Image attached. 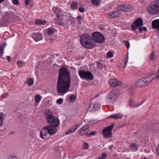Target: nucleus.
<instances>
[{
    "instance_id": "nucleus-20",
    "label": "nucleus",
    "mask_w": 159,
    "mask_h": 159,
    "mask_svg": "<svg viewBox=\"0 0 159 159\" xmlns=\"http://www.w3.org/2000/svg\"><path fill=\"white\" fill-rule=\"evenodd\" d=\"M5 17L6 19L7 20H9L10 19L11 20L13 19V18H14L15 16L13 13L12 12H6Z\"/></svg>"
},
{
    "instance_id": "nucleus-3",
    "label": "nucleus",
    "mask_w": 159,
    "mask_h": 159,
    "mask_svg": "<svg viewBox=\"0 0 159 159\" xmlns=\"http://www.w3.org/2000/svg\"><path fill=\"white\" fill-rule=\"evenodd\" d=\"M80 42L85 48L91 49L95 45L94 42L92 40V35L87 33L83 34L80 37Z\"/></svg>"
},
{
    "instance_id": "nucleus-6",
    "label": "nucleus",
    "mask_w": 159,
    "mask_h": 159,
    "mask_svg": "<svg viewBox=\"0 0 159 159\" xmlns=\"http://www.w3.org/2000/svg\"><path fill=\"white\" fill-rule=\"evenodd\" d=\"M147 11L150 14L156 15L159 12V1L148 5Z\"/></svg>"
},
{
    "instance_id": "nucleus-57",
    "label": "nucleus",
    "mask_w": 159,
    "mask_h": 159,
    "mask_svg": "<svg viewBox=\"0 0 159 159\" xmlns=\"http://www.w3.org/2000/svg\"><path fill=\"white\" fill-rule=\"evenodd\" d=\"M57 102L58 104H60V98L57 100Z\"/></svg>"
},
{
    "instance_id": "nucleus-49",
    "label": "nucleus",
    "mask_w": 159,
    "mask_h": 159,
    "mask_svg": "<svg viewBox=\"0 0 159 159\" xmlns=\"http://www.w3.org/2000/svg\"><path fill=\"white\" fill-rule=\"evenodd\" d=\"M156 150L157 152V153L158 156H159V145H158L156 148Z\"/></svg>"
},
{
    "instance_id": "nucleus-38",
    "label": "nucleus",
    "mask_w": 159,
    "mask_h": 159,
    "mask_svg": "<svg viewBox=\"0 0 159 159\" xmlns=\"http://www.w3.org/2000/svg\"><path fill=\"white\" fill-rule=\"evenodd\" d=\"M77 19L79 23L80 24L82 20V16H79L77 18Z\"/></svg>"
},
{
    "instance_id": "nucleus-58",
    "label": "nucleus",
    "mask_w": 159,
    "mask_h": 159,
    "mask_svg": "<svg viewBox=\"0 0 159 159\" xmlns=\"http://www.w3.org/2000/svg\"><path fill=\"white\" fill-rule=\"evenodd\" d=\"M63 102V99L60 98V104L62 103Z\"/></svg>"
},
{
    "instance_id": "nucleus-26",
    "label": "nucleus",
    "mask_w": 159,
    "mask_h": 159,
    "mask_svg": "<svg viewBox=\"0 0 159 159\" xmlns=\"http://www.w3.org/2000/svg\"><path fill=\"white\" fill-rule=\"evenodd\" d=\"M41 96L39 94H37L35 97L34 99L36 102L38 103L41 100Z\"/></svg>"
},
{
    "instance_id": "nucleus-39",
    "label": "nucleus",
    "mask_w": 159,
    "mask_h": 159,
    "mask_svg": "<svg viewBox=\"0 0 159 159\" xmlns=\"http://www.w3.org/2000/svg\"><path fill=\"white\" fill-rule=\"evenodd\" d=\"M129 147L130 148H132L134 149H135L136 148V145L135 143L131 144Z\"/></svg>"
},
{
    "instance_id": "nucleus-22",
    "label": "nucleus",
    "mask_w": 159,
    "mask_h": 159,
    "mask_svg": "<svg viewBox=\"0 0 159 159\" xmlns=\"http://www.w3.org/2000/svg\"><path fill=\"white\" fill-rule=\"evenodd\" d=\"M52 10L56 16L57 18L59 19L60 17V9L59 8L54 7L52 8Z\"/></svg>"
},
{
    "instance_id": "nucleus-31",
    "label": "nucleus",
    "mask_w": 159,
    "mask_h": 159,
    "mask_svg": "<svg viewBox=\"0 0 159 159\" xmlns=\"http://www.w3.org/2000/svg\"><path fill=\"white\" fill-rule=\"evenodd\" d=\"M67 19V23H68L71 24L74 20V18L71 16H69Z\"/></svg>"
},
{
    "instance_id": "nucleus-33",
    "label": "nucleus",
    "mask_w": 159,
    "mask_h": 159,
    "mask_svg": "<svg viewBox=\"0 0 159 159\" xmlns=\"http://www.w3.org/2000/svg\"><path fill=\"white\" fill-rule=\"evenodd\" d=\"M17 63L20 67H22L24 66L25 63L23 61H19L17 62Z\"/></svg>"
},
{
    "instance_id": "nucleus-53",
    "label": "nucleus",
    "mask_w": 159,
    "mask_h": 159,
    "mask_svg": "<svg viewBox=\"0 0 159 159\" xmlns=\"http://www.w3.org/2000/svg\"><path fill=\"white\" fill-rule=\"evenodd\" d=\"M7 60L9 61V62H11V58L9 56H7Z\"/></svg>"
},
{
    "instance_id": "nucleus-63",
    "label": "nucleus",
    "mask_w": 159,
    "mask_h": 159,
    "mask_svg": "<svg viewBox=\"0 0 159 159\" xmlns=\"http://www.w3.org/2000/svg\"><path fill=\"white\" fill-rule=\"evenodd\" d=\"M4 0H0V3H2Z\"/></svg>"
},
{
    "instance_id": "nucleus-4",
    "label": "nucleus",
    "mask_w": 159,
    "mask_h": 159,
    "mask_svg": "<svg viewBox=\"0 0 159 159\" xmlns=\"http://www.w3.org/2000/svg\"><path fill=\"white\" fill-rule=\"evenodd\" d=\"M57 32V30L52 28L46 29L44 32L45 40L49 42H53L57 39V36L55 33Z\"/></svg>"
},
{
    "instance_id": "nucleus-40",
    "label": "nucleus",
    "mask_w": 159,
    "mask_h": 159,
    "mask_svg": "<svg viewBox=\"0 0 159 159\" xmlns=\"http://www.w3.org/2000/svg\"><path fill=\"white\" fill-rule=\"evenodd\" d=\"M128 60V56L127 57H126V58L125 61V62H124V65L123 66V67L124 68H125L126 67V66L127 64Z\"/></svg>"
},
{
    "instance_id": "nucleus-64",
    "label": "nucleus",
    "mask_w": 159,
    "mask_h": 159,
    "mask_svg": "<svg viewBox=\"0 0 159 159\" xmlns=\"http://www.w3.org/2000/svg\"><path fill=\"white\" fill-rule=\"evenodd\" d=\"M54 67H55V66H57V65H58L57 64H56V63L54 64Z\"/></svg>"
},
{
    "instance_id": "nucleus-29",
    "label": "nucleus",
    "mask_w": 159,
    "mask_h": 159,
    "mask_svg": "<svg viewBox=\"0 0 159 159\" xmlns=\"http://www.w3.org/2000/svg\"><path fill=\"white\" fill-rule=\"evenodd\" d=\"M155 58L156 57L154 52H153L151 53L149 57V59L151 61H153L155 59Z\"/></svg>"
},
{
    "instance_id": "nucleus-62",
    "label": "nucleus",
    "mask_w": 159,
    "mask_h": 159,
    "mask_svg": "<svg viewBox=\"0 0 159 159\" xmlns=\"http://www.w3.org/2000/svg\"><path fill=\"white\" fill-rule=\"evenodd\" d=\"M88 122L89 123H90V122H94L92 120H89V121H88Z\"/></svg>"
},
{
    "instance_id": "nucleus-9",
    "label": "nucleus",
    "mask_w": 159,
    "mask_h": 159,
    "mask_svg": "<svg viewBox=\"0 0 159 159\" xmlns=\"http://www.w3.org/2000/svg\"><path fill=\"white\" fill-rule=\"evenodd\" d=\"M119 93L116 90H114L111 91L107 95L106 99L108 102L113 104L119 96Z\"/></svg>"
},
{
    "instance_id": "nucleus-15",
    "label": "nucleus",
    "mask_w": 159,
    "mask_h": 159,
    "mask_svg": "<svg viewBox=\"0 0 159 159\" xmlns=\"http://www.w3.org/2000/svg\"><path fill=\"white\" fill-rule=\"evenodd\" d=\"M79 125H74L69 129L66 132V135H70L75 132L78 128Z\"/></svg>"
},
{
    "instance_id": "nucleus-41",
    "label": "nucleus",
    "mask_w": 159,
    "mask_h": 159,
    "mask_svg": "<svg viewBox=\"0 0 159 159\" xmlns=\"http://www.w3.org/2000/svg\"><path fill=\"white\" fill-rule=\"evenodd\" d=\"M89 147L88 144L87 143H84V145L83 147V148L84 149H88Z\"/></svg>"
},
{
    "instance_id": "nucleus-48",
    "label": "nucleus",
    "mask_w": 159,
    "mask_h": 159,
    "mask_svg": "<svg viewBox=\"0 0 159 159\" xmlns=\"http://www.w3.org/2000/svg\"><path fill=\"white\" fill-rule=\"evenodd\" d=\"M18 0H13V3L15 5H17L18 3Z\"/></svg>"
},
{
    "instance_id": "nucleus-16",
    "label": "nucleus",
    "mask_w": 159,
    "mask_h": 159,
    "mask_svg": "<svg viewBox=\"0 0 159 159\" xmlns=\"http://www.w3.org/2000/svg\"><path fill=\"white\" fill-rule=\"evenodd\" d=\"M32 38L36 41H38L42 39L43 35L40 33H34L33 34Z\"/></svg>"
},
{
    "instance_id": "nucleus-51",
    "label": "nucleus",
    "mask_w": 159,
    "mask_h": 159,
    "mask_svg": "<svg viewBox=\"0 0 159 159\" xmlns=\"http://www.w3.org/2000/svg\"><path fill=\"white\" fill-rule=\"evenodd\" d=\"M8 96V94L7 93H5L3 94L2 96V98H4L7 97Z\"/></svg>"
},
{
    "instance_id": "nucleus-14",
    "label": "nucleus",
    "mask_w": 159,
    "mask_h": 159,
    "mask_svg": "<svg viewBox=\"0 0 159 159\" xmlns=\"http://www.w3.org/2000/svg\"><path fill=\"white\" fill-rule=\"evenodd\" d=\"M110 85L111 87H116L122 85V82L116 79H112L110 81Z\"/></svg>"
},
{
    "instance_id": "nucleus-43",
    "label": "nucleus",
    "mask_w": 159,
    "mask_h": 159,
    "mask_svg": "<svg viewBox=\"0 0 159 159\" xmlns=\"http://www.w3.org/2000/svg\"><path fill=\"white\" fill-rule=\"evenodd\" d=\"M4 117V115L2 113L1 114H0V121H3Z\"/></svg>"
},
{
    "instance_id": "nucleus-37",
    "label": "nucleus",
    "mask_w": 159,
    "mask_h": 159,
    "mask_svg": "<svg viewBox=\"0 0 159 159\" xmlns=\"http://www.w3.org/2000/svg\"><path fill=\"white\" fill-rule=\"evenodd\" d=\"M76 99V97L74 95H71L70 97V101L73 102Z\"/></svg>"
},
{
    "instance_id": "nucleus-1",
    "label": "nucleus",
    "mask_w": 159,
    "mask_h": 159,
    "mask_svg": "<svg viewBox=\"0 0 159 159\" xmlns=\"http://www.w3.org/2000/svg\"><path fill=\"white\" fill-rule=\"evenodd\" d=\"M45 116L48 123L50 125L44 127L40 131V136L43 139H47L49 134H55L57 132L56 128L59 124V119L52 114H46Z\"/></svg>"
},
{
    "instance_id": "nucleus-13",
    "label": "nucleus",
    "mask_w": 159,
    "mask_h": 159,
    "mask_svg": "<svg viewBox=\"0 0 159 159\" xmlns=\"http://www.w3.org/2000/svg\"><path fill=\"white\" fill-rule=\"evenodd\" d=\"M100 105L97 102L91 103L88 109L89 111H95L100 108Z\"/></svg>"
},
{
    "instance_id": "nucleus-17",
    "label": "nucleus",
    "mask_w": 159,
    "mask_h": 159,
    "mask_svg": "<svg viewBox=\"0 0 159 159\" xmlns=\"http://www.w3.org/2000/svg\"><path fill=\"white\" fill-rule=\"evenodd\" d=\"M89 129L88 126L86 125L84 126L79 130V134L81 135L87 134V132L89 131Z\"/></svg>"
},
{
    "instance_id": "nucleus-32",
    "label": "nucleus",
    "mask_w": 159,
    "mask_h": 159,
    "mask_svg": "<svg viewBox=\"0 0 159 159\" xmlns=\"http://www.w3.org/2000/svg\"><path fill=\"white\" fill-rule=\"evenodd\" d=\"M62 116L63 118H65V120H64V122H63L64 124H63V125H62V126H66L67 125V124H68V121L67 120V118H66V116L63 115H62Z\"/></svg>"
},
{
    "instance_id": "nucleus-11",
    "label": "nucleus",
    "mask_w": 159,
    "mask_h": 159,
    "mask_svg": "<svg viewBox=\"0 0 159 159\" xmlns=\"http://www.w3.org/2000/svg\"><path fill=\"white\" fill-rule=\"evenodd\" d=\"M118 9L120 11H122L128 12L132 10L133 7L131 5L129 4H122L119 7Z\"/></svg>"
},
{
    "instance_id": "nucleus-35",
    "label": "nucleus",
    "mask_w": 159,
    "mask_h": 159,
    "mask_svg": "<svg viewBox=\"0 0 159 159\" xmlns=\"http://www.w3.org/2000/svg\"><path fill=\"white\" fill-rule=\"evenodd\" d=\"M96 134V132L95 131H92L90 133L86 134V136L90 137L91 135H94Z\"/></svg>"
},
{
    "instance_id": "nucleus-24",
    "label": "nucleus",
    "mask_w": 159,
    "mask_h": 159,
    "mask_svg": "<svg viewBox=\"0 0 159 159\" xmlns=\"http://www.w3.org/2000/svg\"><path fill=\"white\" fill-rule=\"evenodd\" d=\"M6 46V44L5 43L0 46V57L2 56L4 53V48Z\"/></svg>"
},
{
    "instance_id": "nucleus-27",
    "label": "nucleus",
    "mask_w": 159,
    "mask_h": 159,
    "mask_svg": "<svg viewBox=\"0 0 159 159\" xmlns=\"http://www.w3.org/2000/svg\"><path fill=\"white\" fill-rule=\"evenodd\" d=\"M92 4L95 6H98L100 4V1L99 0H91Z\"/></svg>"
},
{
    "instance_id": "nucleus-56",
    "label": "nucleus",
    "mask_w": 159,
    "mask_h": 159,
    "mask_svg": "<svg viewBox=\"0 0 159 159\" xmlns=\"http://www.w3.org/2000/svg\"><path fill=\"white\" fill-rule=\"evenodd\" d=\"M156 77H157V78H159V67L158 70V74Z\"/></svg>"
},
{
    "instance_id": "nucleus-8",
    "label": "nucleus",
    "mask_w": 159,
    "mask_h": 159,
    "mask_svg": "<svg viewBox=\"0 0 159 159\" xmlns=\"http://www.w3.org/2000/svg\"><path fill=\"white\" fill-rule=\"evenodd\" d=\"M92 37L93 41L98 43H102L105 40L104 36L99 32H93L92 34Z\"/></svg>"
},
{
    "instance_id": "nucleus-25",
    "label": "nucleus",
    "mask_w": 159,
    "mask_h": 159,
    "mask_svg": "<svg viewBox=\"0 0 159 159\" xmlns=\"http://www.w3.org/2000/svg\"><path fill=\"white\" fill-rule=\"evenodd\" d=\"M78 3L75 2H73L71 4L70 8L73 10L77 9L78 7Z\"/></svg>"
},
{
    "instance_id": "nucleus-28",
    "label": "nucleus",
    "mask_w": 159,
    "mask_h": 159,
    "mask_svg": "<svg viewBox=\"0 0 159 159\" xmlns=\"http://www.w3.org/2000/svg\"><path fill=\"white\" fill-rule=\"evenodd\" d=\"M34 80L33 78H30L27 82V84L29 86H30L33 84L34 83Z\"/></svg>"
},
{
    "instance_id": "nucleus-50",
    "label": "nucleus",
    "mask_w": 159,
    "mask_h": 159,
    "mask_svg": "<svg viewBox=\"0 0 159 159\" xmlns=\"http://www.w3.org/2000/svg\"><path fill=\"white\" fill-rule=\"evenodd\" d=\"M30 1V0H25V3L26 6L29 5V2Z\"/></svg>"
},
{
    "instance_id": "nucleus-5",
    "label": "nucleus",
    "mask_w": 159,
    "mask_h": 159,
    "mask_svg": "<svg viewBox=\"0 0 159 159\" xmlns=\"http://www.w3.org/2000/svg\"><path fill=\"white\" fill-rule=\"evenodd\" d=\"M153 74H152L139 79L136 82V86L138 87H141L146 85L152 81L155 78H157L156 76L153 77Z\"/></svg>"
},
{
    "instance_id": "nucleus-61",
    "label": "nucleus",
    "mask_w": 159,
    "mask_h": 159,
    "mask_svg": "<svg viewBox=\"0 0 159 159\" xmlns=\"http://www.w3.org/2000/svg\"><path fill=\"white\" fill-rule=\"evenodd\" d=\"M0 122H1V123L0 124V126H1L3 124V122H2V121H0Z\"/></svg>"
},
{
    "instance_id": "nucleus-54",
    "label": "nucleus",
    "mask_w": 159,
    "mask_h": 159,
    "mask_svg": "<svg viewBox=\"0 0 159 159\" xmlns=\"http://www.w3.org/2000/svg\"><path fill=\"white\" fill-rule=\"evenodd\" d=\"M139 31L140 33H141L142 32V31H143V30L142 27H139Z\"/></svg>"
},
{
    "instance_id": "nucleus-23",
    "label": "nucleus",
    "mask_w": 159,
    "mask_h": 159,
    "mask_svg": "<svg viewBox=\"0 0 159 159\" xmlns=\"http://www.w3.org/2000/svg\"><path fill=\"white\" fill-rule=\"evenodd\" d=\"M35 23L37 24L44 25L47 23V22L44 20L38 19L35 20Z\"/></svg>"
},
{
    "instance_id": "nucleus-12",
    "label": "nucleus",
    "mask_w": 159,
    "mask_h": 159,
    "mask_svg": "<svg viewBox=\"0 0 159 159\" xmlns=\"http://www.w3.org/2000/svg\"><path fill=\"white\" fill-rule=\"evenodd\" d=\"M143 25V21L142 19L138 18L134 22L132 26V29L133 30H135L139 26Z\"/></svg>"
},
{
    "instance_id": "nucleus-42",
    "label": "nucleus",
    "mask_w": 159,
    "mask_h": 159,
    "mask_svg": "<svg viewBox=\"0 0 159 159\" xmlns=\"http://www.w3.org/2000/svg\"><path fill=\"white\" fill-rule=\"evenodd\" d=\"M125 44L126 47L128 48L129 47V43L128 41H125Z\"/></svg>"
},
{
    "instance_id": "nucleus-52",
    "label": "nucleus",
    "mask_w": 159,
    "mask_h": 159,
    "mask_svg": "<svg viewBox=\"0 0 159 159\" xmlns=\"http://www.w3.org/2000/svg\"><path fill=\"white\" fill-rule=\"evenodd\" d=\"M65 22H64V21H63V20L62 19L60 21V25H65Z\"/></svg>"
},
{
    "instance_id": "nucleus-60",
    "label": "nucleus",
    "mask_w": 159,
    "mask_h": 159,
    "mask_svg": "<svg viewBox=\"0 0 159 159\" xmlns=\"http://www.w3.org/2000/svg\"><path fill=\"white\" fill-rule=\"evenodd\" d=\"M62 3H65L66 2V0H61Z\"/></svg>"
},
{
    "instance_id": "nucleus-59",
    "label": "nucleus",
    "mask_w": 159,
    "mask_h": 159,
    "mask_svg": "<svg viewBox=\"0 0 159 159\" xmlns=\"http://www.w3.org/2000/svg\"><path fill=\"white\" fill-rule=\"evenodd\" d=\"M55 150L56 151H58V150H59V147H58L57 148H55Z\"/></svg>"
},
{
    "instance_id": "nucleus-46",
    "label": "nucleus",
    "mask_w": 159,
    "mask_h": 159,
    "mask_svg": "<svg viewBox=\"0 0 159 159\" xmlns=\"http://www.w3.org/2000/svg\"><path fill=\"white\" fill-rule=\"evenodd\" d=\"M53 21H54V22L55 23H56V24H58V25H60V22H59V20H58V21H57V20L56 19H54L53 20Z\"/></svg>"
},
{
    "instance_id": "nucleus-10",
    "label": "nucleus",
    "mask_w": 159,
    "mask_h": 159,
    "mask_svg": "<svg viewBox=\"0 0 159 159\" xmlns=\"http://www.w3.org/2000/svg\"><path fill=\"white\" fill-rule=\"evenodd\" d=\"M114 126V124H112L110 126L107 127L103 129L102 132L103 137L105 138H109L111 137L112 135L111 130Z\"/></svg>"
},
{
    "instance_id": "nucleus-34",
    "label": "nucleus",
    "mask_w": 159,
    "mask_h": 159,
    "mask_svg": "<svg viewBox=\"0 0 159 159\" xmlns=\"http://www.w3.org/2000/svg\"><path fill=\"white\" fill-rule=\"evenodd\" d=\"M107 157V155L106 153H103L101 155V156L98 158V159H105Z\"/></svg>"
},
{
    "instance_id": "nucleus-2",
    "label": "nucleus",
    "mask_w": 159,
    "mask_h": 159,
    "mask_svg": "<svg viewBox=\"0 0 159 159\" xmlns=\"http://www.w3.org/2000/svg\"><path fill=\"white\" fill-rule=\"evenodd\" d=\"M70 74L66 67L60 68V93H65L68 91L70 84Z\"/></svg>"
},
{
    "instance_id": "nucleus-36",
    "label": "nucleus",
    "mask_w": 159,
    "mask_h": 159,
    "mask_svg": "<svg viewBox=\"0 0 159 159\" xmlns=\"http://www.w3.org/2000/svg\"><path fill=\"white\" fill-rule=\"evenodd\" d=\"M113 56V53L111 52H108L107 54V57L108 58H111Z\"/></svg>"
},
{
    "instance_id": "nucleus-45",
    "label": "nucleus",
    "mask_w": 159,
    "mask_h": 159,
    "mask_svg": "<svg viewBox=\"0 0 159 159\" xmlns=\"http://www.w3.org/2000/svg\"><path fill=\"white\" fill-rule=\"evenodd\" d=\"M97 66L100 68H102L103 67V65L102 64L98 63L97 64Z\"/></svg>"
},
{
    "instance_id": "nucleus-21",
    "label": "nucleus",
    "mask_w": 159,
    "mask_h": 159,
    "mask_svg": "<svg viewBox=\"0 0 159 159\" xmlns=\"http://www.w3.org/2000/svg\"><path fill=\"white\" fill-rule=\"evenodd\" d=\"M123 115L119 113L117 114H114L110 116L109 117L113 119H121L123 117Z\"/></svg>"
},
{
    "instance_id": "nucleus-55",
    "label": "nucleus",
    "mask_w": 159,
    "mask_h": 159,
    "mask_svg": "<svg viewBox=\"0 0 159 159\" xmlns=\"http://www.w3.org/2000/svg\"><path fill=\"white\" fill-rule=\"evenodd\" d=\"M142 29L144 31H146L147 30V28L145 27H142Z\"/></svg>"
},
{
    "instance_id": "nucleus-47",
    "label": "nucleus",
    "mask_w": 159,
    "mask_h": 159,
    "mask_svg": "<svg viewBox=\"0 0 159 159\" xmlns=\"http://www.w3.org/2000/svg\"><path fill=\"white\" fill-rule=\"evenodd\" d=\"M79 11L81 12H84V9L81 7H80L79 9Z\"/></svg>"
},
{
    "instance_id": "nucleus-44",
    "label": "nucleus",
    "mask_w": 159,
    "mask_h": 159,
    "mask_svg": "<svg viewBox=\"0 0 159 159\" xmlns=\"http://www.w3.org/2000/svg\"><path fill=\"white\" fill-rule=\"evenodd\" d=\"M6 26V24L4 22H0V27H4Z\"/></svg>"
},
{
    "instance_id": "nucleus-7",
    "label": "nucleus",
    "mask_w": 159,
    "mask_h": 159,
    "mask_svg": "<svg viewBox=\"0 0 159 159\" xmlns=\"http://www.w3.org/2000/svg\"><path fill=\"white\" fill-rule=\"evenodd\" d=\"M78 74L80 78L87 80H92L93 78V75L90 71H85L80 70Z\"/></svg>"
},
{
    "instance_id": "nucleus-18",
    "label": "nucleus",
    "mask_w": 159,
    "mask_h": 159,
    "mask_svg": "<svg viewBox=\"0 0 159 159\" xmlns=\"http://www.w3.org/2000/svg\"><path fill=\"white\" fill-rule=\"evenodd\" d=\"M120 10L114 11L111 13H110L109 15V16L111 18H116L120 15Z\"/></svg>"
},
{
    "instance_id": "nucleus-30",
    "label": "nucleus",
    "mask_w": 159,
    "mask_h": 159,
    "mask_svg": "<svg viewBox=\"0 0 159 159\" xmlns=\"http://www.w3.org/2000/svg\"><path fill=\"white\" fill-rule=\"evenodd\" d=\"M57 90L58 93H60V69L59 70V73L58 78L57 84Z\"/></svg>"
},
{
    "instance_id": "nucleus-19",
    "label": "nucleus",
    "mask_w": 159,
    "mask_h": 159,
    "mask_svg": "<svg viewBox=\"0 0 159 159\" xmlns=\"http://www.w3.org/2000/svg\"><path fill=\"white\" fill-rule=\"evenodd\" d=\"M152 26L153 29H157L159 31V19H156L152 22Z\"/></svg>"
}]
</instances>
